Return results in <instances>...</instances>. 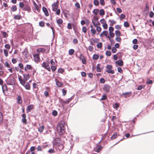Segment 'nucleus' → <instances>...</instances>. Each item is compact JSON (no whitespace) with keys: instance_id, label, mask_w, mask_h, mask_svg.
Wrapping results in <instances>:
<instances>
[{"instance_id":"1","label":"nucleus","mask_w":154,"mask_h":154,"mask_svg":"<svg viewBox=\"0 0 154 154\" xmlns=\"http://www.w3.org/2000/svg\"><path fill=\"white\" fill-rule=\"evenodd\" d=\"M65 124L63 121H61L58 124L57 129L60 135H62L65 133Z\"/></svg>"},{"instance_id":"2","label":"nucleus","mask_w":154,"mask_h":154,"mask_svg":"<svg viewBox=\"0 0 154 154\" xmlns=\"http://www.w3.org/2000/svg\"><path fill=\"white\" fill-rule=\"evenodd\" d=\"M112 68V66L111 65H108L106 66V68L107 69L106 70V72L108 73H111L112 74H113L114 73V71L111 69Z\"/></svg>"},{"instance_id":"3","label":"nucleus","mask_w":154,"mask_h":154,"mask_svg":"<svg viewBox=\"0 0 154 154\" xmlns=\"http://www.w3.org/2000/svg\"><path fill=\"white\" fill-rule=\"evenodd\" d=\"M49 63H46L45 62H43L42 64V66L43 67L47 69L49 71H51V69L49 65Z\"/></svg>"},{"instance_id":"4","label":"nucleus","mask_w":154,"mask_h":154,"mask_svg":"<svg viewBox=\"0 0 154 154\" xmlns=\"http://www.w3.org/2000/svg\"><path fill=\"white\" fill-rule=\"evenodd\" d=\"M103 90L106 93H108L110 89V86L108 84H105L103 88Z\"/></svg>"},{"instance_id":"5","label":"nucleus","mask_w":154,"mask_h":154,"mask_svg":"<svg viewBox=\"0 0 154 154\" xmlns=\"http://www.w3.org/2000/svg\"><path fill=\"white\" fill-rule=\"evenodd\" d=\"M98 42V39L95 38H92L90 40V44L91 45H94V44L97 43Z\"/></svg>"},{"instance_id":"6","label":"nucleus","mask_w":154,"mask_h":154,"mask_svg":"<svg viewBox=\"0 0 154 154\" xmlns=\"http://www.w3.org/2000/svg\"><path fill=\"white\" fill-rule=\"evenodd\" d=\"M63 148V146L61 144H57L56 149L59 151L61 150Z\"/></svg>"},{"instance_id":"7","label":"nucleus","mask_w":154,"mask_h":154,"mask_svg":"<svg viewBox=\"0 0 154 154\" xmlns=\"http://www.w3.org/2000/svg\"><path fill=\"white\" fill-rule=\"evenodd\" d=\"M52 9L53 11H56L57 9L58 5L56 3L54 2L52 5Z\"/></svg>"},{"instance_id":"8","label":"nucleus","mask_w":154,"mask_h":154,"mask_svg":"<svg viewBox=\"0 0 154 154\" xmlns=\"http://www.w3.org/2000/svg\"><path fill=\"white\" fill-rule=\"evenodd\" d=\"M55 81L56 85L59 87H61L63 85V84L61 82H59L57 79H55Z\"/></svg>"},{"instance_id":"9","label":"nucleus","mask_w":154,"mask_h":154,"mask_svg":"<svg viewBox=\"0 0 154 154\" xmlns=\"http://www.w3.org/2000/svg\"><path fill=\"white\" fill-rule=\"evenodd\" d=\"M34 57L35 62H38L40 58L38 54H36L34 55Z\"/></svg>"},{"instance_id":"10","label":"nucleus","mask_w":154,"mask_h":154,"mask_svg":"<svg viewBox=\"0 0 154 154\" xmlns=\"http://www.w3.org/2000/svg\"><path fill=\"white\" fill-rule=\"evenodd\" d=\"M122 95H125V98L131 96V92H126L122 94Z\"/></svg>"},{"instance_id":"11","label":"nucleus","mask_w":154,"mask_h":154,"mask_svg":"<svg viewBox=\"0 0 154 154\" xmlns=\"http://www.w3.org/2000/svg\"><path fill=\"white\" fill-rule=\"evenodd\" d=\"M102 148L103 147L102 146H100L99 147L97 146L94 149V150L95 152H99L102 150Z\"/></svg>"},{"instance_id":"12","label":"nucleus","mask_w":154,"mask_h":154,"mask_svg":"<svg viewBox=\"0 0 154 154\" xmlns=\"http://www.w3.org/2000/svg\"><path fill=\"white\" fill-rule=\"evenodd\" d=\"M42 10L45 13V15L46 16H48L49 15V13L47 8L45 7H43L42 8Z\"/></svg>"},{"instance_id":"13","label":"nucleus","mask_w":154,"mask_h":154,"mask_svg":"<svg viewBox=\"0 0 154 154\" xmlns=\"http://www.w3.org/2000/svg\"><path fill=\"white\" fill-rule=\"evenodd\" d=\"M108 35V32L107 31H104L103 32L100 34V36L101 37H103V35H105L106 37L107 36V35Z\"/></svg>"},{"instance_id":"14","label":"nucleus","mask_w":154,"mask_h":154,"mask_svg":"<svg viewBox=\"0 0 154 154\" xmlns=\"http://www.w3.org/2000/svg\"><path fill=\"white\" fill-rule=\"evenodd\" d=\"M92 22L94 25L95 27H96L97 26H98L100 25V23L98 21H94L93 20H92Z\"/></svg>"},{"instance_id":"15","label":"nucleus","mask_w":154,"mask_h":154,"mask_svg":"<svg viewBox=\"0 0 154 154\" xmlns=\"http://www.w3.org/2000/svg\"><path fill=\"white\" fill-rule=\"evenodd\" d=\"M115 63L120 66H122L123 65V62L122 60H119L116 61Z\"/></svg>"},{"instance_id":"16","label":"nucleus","mask_w":154,"mask_h":154,"mask_svg":"<svg viewBox=\"0 0 154 154\" xmlns=\"http://www.w3.org/2000/svg\"><path fill=\"white\" fill-rule=\"evenodd\" d=\"M33 106L31 105H29L27 108V112H29L31 111V110L33 108Z\"/></svg>"},{"instance_id":"17","label":"nucleus","mask_w":154,"mask_h":154,"mask_svg":"<svg viewBox=\"0 0 154 154\" xmlns=\"http://www.w3.org/2000/svg\"><path fill=\"white\" fill-rule=\"evenodd\" d=\"M14 83V81L12 79H8L7 81V84L8 85H12Z\"/></svg>"},{"instance_id":"18","label":"nucleus","mask_w":154,"mask_h":154,"mask_svg":"<svg viewBox=\"0 0 154 154\" xmlns=\"http://www.w3.org/2000/svg\"><path fill=\"white\" fill-rule=\"evenodd\" d=\"M23 76L24 79L25 81H27L29 79V74H24L23 75Z\"/></svg>"},{"instance_id":"19","label":"nucleus","mask_w":154,"mask_h":154,"mask_svg":"<svg viewBox=\"0 0 154 154\" xmlns=\"http://www.w3.org/2000/svg\"><path fill=\"white\" fill-rule=\"evenodd\" d=\"M17 103L20 104L22 103V98L20 95H19L17 97Z\"/></svg>"},{"instance_id":"20","label":"nucleus","mask_w":154,"mask_h":154,"mask_svg":"<svg viewBox=\"0 0 154 154\" xmlns=\"http://www.w3.org/2000/svg\"><path fill=\"white\" fill-rule=\"evenodd\" d=\"M33 3L35 7V10L38 11L39 7L38 5L35 2H33Z\"/></svg>"},{"instance_id":"21","label":"nucleus","mask_w":154,"mask_h":154,"mask_svg":"<svg viewBox=\"0 0 154 154\" xmlns=\"http://www.w3.org/2000/svg\"><path fill=\"white\" fill-rule=\"evenodd\" d=\"M25 88L27 90H29L30 89V85L27 82L24 86Z\"/></svg>"},{"instance_id":"22","label":"nucleus","mask_w":154,"mask_h":154,"mask_svg":"<svg viewBox=\"0 0 154 154\" xmlns=\"http://www.w3.org/2000/svg\"><path fill=\"white\" fill-rule=\"evenodd\" d=\"M44 128V127L43 125H42L40 127L38 128V131L40 133H42Z\"/></svg>"},{"instance_id":"23","label":"nucleus","mask_w":154,"mask_h":154,"mask_svg":"<svg viewBox=\"0 0 154 154\" xmlns=\"http://www.w3.org/2000/svg\"><path fill=\"white\" fill-rule=\"evenodd\" d=\"M2 88L3 92H5V91L7 90V86L5 84H4L2 85Z\"/></svg>"},{"instance_id":"24","label":"nucleus","mask_w":154,"mask_h":154,"mask_svg":"<svg viewBox=\"0 0 154 154\" xmlns=\"http://www.w3.org/2000/svg\"><path fill=\"white\" fill-rule=\"evenodd\" d=\"M99 57V56L96 54H94L92 57L93 59L94 60H97Z\"/></svg>"},{"instance_id":"25","label":"nucleus","mask_w":154,"mask_h":154,"mask_svg":"<svg viewBox=\"0 0 154 154\" xmlns=\"http://www.w3.org/2000/svg\"><path fill=\"white\" fill-rule=\"evenodd\" d=\"M100 64H98L97 66V71L98 72H101V69L100 68Z\"/></svg>"},{"instance_id":"26","label":"nucleus","mask_w":154,"mask_h":154,"mask_svg":"<svg viewBox=\"0 0 154 154\" xmlns=\"http://www.w3.org/2000/svg\"><path fill=\"white\" fill-rule=\"evenodd\" d=\"M105 12L104 10L103 9H100V10L99 14L100 15H103L104 14Z\"/></svg>"},{"instance_id":"27","label":"nucleus","mask_w":154,"mask_h":154,"mask_svg":"<svg viewBox=\"0 0 154 154\" xmlns=\"http://www.w3.org/2000/svg\"><path fill=\"white\" fill-rule=\"evenodd\" d=\"M109 21L111 25H113L116 23L115 21L113 20H109Z\"/></svg>"},{"instance_id":"28","label":"nucleus","mask_w":154,"mask_h":154,"mask_svg":"<svg viewBox=\"0 0 154 154\" xmlns=\"http://www.w3.org/2000/svg\"><path fill=\"white\" fill-rule=\"evenodd\" d=\"M37 51L38 52L43 53L45 52V49L44 48H39L37 49Z\"/></svg>"},{"instance_id":"29","label":"nucleus","mask_w":154,"mask_h":154,"mask_svg":"<svg viewBox=\"0 0 154 154\" xmlns=\"http://www.w3.org/2000/svg\"><path fill=\"white\" fill-rule=\"evenodd\" d=\"M74 50L73 49H70L69 51V54L70 55H72L74 54Z\"/></svg>"},{"instance_id":"30","label":"nucleus","mask_w":154,"mask_h":154,"mask_svg":"<svg viewBox=\"0 0 154 154\" xmlns=\"http://www.w3.org/2000/svg\"><path fill=\"white\" fill-rule=\"evenodd\" d=\"M115 34L116 36H119L121 34V32L119 30H116L115 31Z\"/></svg>"},{"instance_id":"31","label":"nucleus","mask_w":154,"mask_h":154,"mask_svg":"<svg viewBox=\"0 0 154 154\" xmlns=\"http://www.w3.org/2000/svg\"><path fill=\"white\" fill-rule=\"evenodd\" d=\"M107 98L105 94H103L102 96V97L100 99V100H105Z\"/></svg>"},{"instance_id":"32","label":"nucleus","mask_w":154,"mask_h":154,"mask_svg":"<svg viewBox=\"0 0 154 154\" xmlns=\"http://www.w3.org/2000/svg\"><path fill=\"white\" fill-rule=\"evenodd\" d=\"M11 10L13 11H16L17 10V7L16 5L13 6L11 8Z\"/></svg>"},{"instance_id":"33","label":"nucleus","mask_w":154,"mask_h":154,"mask_svg":"<svg viewBox=\"0 0 154 154\" xmlns=\"http://www.w3.org/2000/svg\"><path fill=\"white\" fill-rule=\"evenodd\" d=\"M63 20L61 19H59L57 20V22L58 24H60L62 23Z\"/></svg>"},{"instance_id":"34","label":"nucleus","mask_w":154,"mask_h":154,"mask_svg":"<svg viewBox=\"0 0 154 154\" xmlns=\"http://www.w3.org/2000/svg\"><path fill=\"white\" fill-rule=\"evenodd\" d=\"M72 97L68 99L67 100L65 101V103L66 104H68L70 102L72 99Z\"/></svg>"},{"instance_id":"35","label":"nucleus","mask_w":154,"mask_h":154,"mask_svg":"<svg viewBox=\"0 0 154 154\" xmlns=\"http://www.w3.org/2000/svg\"><path fill=\"white\" fill-rule=\"evenodd\" d=\"M102 43L100 42L97 44V46L98 48H101L102 47Z\"/></svg>"},{"instance_id":"36","label":"nucleus","mask_w":154,"mask_h":154,"mask_svg":"<svg viewBox=\"0 0 154 154\" xmlns=\"http://www.w3.org/2000/svg\"><path fill=\"white\" fill-rule=\"evenodd\" d=\"M146 83L147 84H151L152 83V81L149 79H148L146 82Z\"/></svg>"},{"instance_id":"37","label":"nucleus","mask_w":154,"mask_h":154,"mask_svg":"<svg viewBox=\"0 0 154 154\" xmlns=\"http://www.w3.org/2000/svg\"><path fill=\"white\" fill-rule=\"evenodd\" d=\"M25 80L24 81L23 79H20V83L23 86H24L26 84Z\"/></svg>"},{"instance_id":"38","label":"nucleus","mask_w":154,"mask_h":154,"mask_svg":"<svg viewBox=\"0 0 154 154\" xmlns=\"http://www.w3.org/2000/svg\"><path fill=\"white\" fill-rule=\"evenodd\" d=\"M99 10L97 9H94L93 11V12L96 15H97V13H98Z\"/></svg>"},{"instance_id":"39","label":"nucleus","mask_w":154,"mask_h":154,"mask_svg":"<svg viewBox=\"0 0 154 154\" xmlns=\"http://www.w3.org/2000/svg\"><path fill=\"white\" fill-rule=\"evenodd\" d=\"M115 40L116 41L118 42H120L121 41V39L119 36H116Z\"/></svg>"},{"instance_id":"40","label":"nucleus","mask_w":154,"mask_h":154,"mask_svg":"<svg viewBox=\"0 0 154 154\" xmlns=\"http://www.w3.org/2000/svg\"><path fill=\"white\" fill-rule=\"evenodd\" d=\"M39 25L41 27H43L44 26L45 23L43 21H41L39 22Z\"/></svg>"},{"instance_id":"41","label":"nucleus","mask_w":154,"mask_h":154,"mask_svg":"<svg viewBox=\"0 0 154 154\" xmlns=\"http://www.w3.org/2000/svg\"><path fill=\"white\" fill-rule=\"evenodd\" d=\"M124 26L125 27H128L129 26V24L128 22L125 21L124 23Z\"/></svg>"},{"instance_id":"42","label":"nucleus","mask_w":154,"mask_h":154,"mask_svg":"<svg viewBox=\"0 0 154 154\" xmlns=\"http://www.w3.org/2000/svg\"><path fill=\"white\" fill-rule=\"evenodd\" d=\"M38 151H41L42 150V147L40 145H38L36 148Z\"/></svg>"},{"instance_id":"43","label":"nucleus","mask_w":154,"mask_h":154,"mask_svg":"<svg viewBox=\"0 0 154 154\" xmlns=\"http://www.w3.org/2000/svg\"><path fill=\"white\" fill-rule=\"evenodd\" d=\"M75 6L76 7L77 9H79L80 8V5L79 3L78 2H76L75 4Z\"/></svg>"},{"instance_id":"44","label":"nucleus","mask_w":154,"mask_h":154,"mask_svg":"<svg viewBox=\"0 0 154 154\" xmlns=\"http://www.w3.org/2000/svg\"><path fill=\"white\" fill-rule=\"evenodd\" d=\"M51 67L53 72H54L56 70V67L54 66H51Z\"/></svg>"},{"instance_id":"45","label":"nucleus","mask_w":154,"mask_h":154,"mask_svg":"<svg viewBox=\"0 0 154 154\" xmlns=\"http://www.w3.org/2000/svg\"><path fill=\"white\" fill-rule=\"evenodd\" d=\"M94 4L95 5L97 6L99 4V1L97 0H94Z\"/></svg>"},{"instance_id":"46","label":"nucleus","mask_w":154,"mask_h":154,"mask_svg":"<svg viewBox=\"0 0 154 154\" xmlns=\"http://www.w3.org/2000/svg\"><path fill=\"white\" fill-rule=\"evenodd\" d=\"M111 54V52L109 51H107L106 52V54L108 56H110Z\"/></svg>"},{"instance_id":"47","label":"nucleus","mask_w":154,"mask_h":154,"mask_svg":"<svg viewBox=\"0 0 154 154\" xmlns=\"http://www.w3.org/2000/svg\"><path fill=\"white\" fill-rule=\"evenodd\" d=\"M21 17L19 15H15L14 17V18L15 19H17V20H19L20 19V18Z\"/></svg>"},{"instance_id":"48","label":"nucleus","mask_w":154,"mask_h":154,"mask_svg":"<svg viewBox=\"0 0 154 154\" xmlns=\"http://www.w3.org/2000/svg\"><path fill=\"white\" fill-rule=\"evenodd\" d=\"M48 152L50 153H54L55 152V151L54 149H50L48 150Z\"/></svg>"},{"instance_id":"49","label":"nucleus","mask_w":154,"mask_h":154,"mask_svg":"<svg viewBox=\"0 0 154 154\" xmlns=\"http://www.w3.org/2000/svg\"><path fill=\"white\" fill-rule=\"evenodd\" d=\"M4 52L5 56L7 57L8 55V51L6 49H4Z\"/></svg>"},{"instance_id":"50","label":"nucleus","mask_w":154,"mask_h":154,"mask_svg":"<svg viewBox=\"0 0 154 154\" xmlns=\"http://www.w3.org/2000/svg\"><path fill=\"white\" fill-rule=\"evenodd\" d=\"M96 27V30L97 32H99L101 30V28L99 26H97Z\"/></svg>"},{"instance_id":"51","label":"nucleus","mask_w":154,"mask_h":154,"mask_svg":"<svg viewBox=\"0 0 154 154\" xmlns=\"http://www.w3.org/2000/svg\"><path fill=\"white\" fill-rule=\"evenodd\" d=\"M117 136V134L116 133H114L112 135V136L111 137V138L112 139H113L115 138H116Z\"/></svg>"},{"instance_id":"52","label":"nucleus","mask_w":154,"mask_h":154,"mask_svg":"<svg viewBox=\"0 0 154 154\" xmlns=\"http://www.w3.org/2000/svg\"><path fill=\"white\" fill-rule=\"evenodd\" d=\"M64 71L63 69L60 68L58 69V72L59 73H63Z\"/></svg>"},{"instance_id":"53","label":"nucleus","mask_w":154,"mask_h":154,"mask_svg":"<svg viewBox=\"0 0 154 154\" xmlns=\"http://www.w3.org/2000/svg\"><path fill=\"white\" fill-rule=\"evenodd\" d=\"M51 66H54L55 65V63L54 61L52 59L50 61Z\"/></svg>"},{"instance_id":"54","label":"nucleus","mask_w":154,"mask_h":154,"mask_svg":"<svg viewBox=\"0 0 154 154\" xmlns=\"http://www.w3.org/2000/svg\"><path fill=\"white\" fill-rule=\"evenodd\" d=\"M19 5L20 8H22L24 6V4L23 2H20L19 4Z\"/></svg>"},{"instance_id":"55","label":"nucleus","mask_w":154,"mask_h":154,"mask_svg":"<svg viewBox=\"0 0 154 154\" xmlns=\"http://www.w3.org/2000/svg\"><path fill=\"white\" fill-rule=\"evenodd\" d=\"M62 92L63 96H65L66 93V91L64 89H63L62 90Z\"/></svg>"},{"instance_id":"56","label":"nucleus","mask_w":154,"mask_h":154,"mask_svg":"<svg viewBox=\"0 0 154 154\" xmlns=\"http://www.w3.org/2000/svg\"><path fill=\"white\" fill-rule=\"evenodd\" d=\"M82 31L85 33L87 32V29L85 27H83L82 28Z\"/></svg>"},{"instance_id":"57","label":"nucleus","mask_w":154,"mask_h":154,"mask_svg":"<svg viewBox=\"0 0 154 154\" xmlns=\"http://www.w3.org/2000/svg\"><path fill=\"white\" fill-rule=\"evenodd\" d=\"M125 15H124V14H121L120 15V19L121 20V19H124L125 18Z\"/></svg>"},{"instance_id":"58","label":"nucleus","mask_w":154,"mask_h":154,"mask_svg":"<svg viewBox=\"0 0 154 154\" xmlns=\"http://www.w3.org/2000/svg\"><path fill=\"white\" fill-rule=\"evenodd\" d=\"M52 114L54 116H56L57 114V112L56 111H53L52 112Z\"/></svg>"},{"instance_id":"59","label":"nucleus","mask_w":154,"mask_h":154,"mask_svg":"<svg viewBox=\"0 0 154 154\" xmlns=\"http://www.w3.org/2000/svg\"><path fill=\"white\" fill-rule=\"evenodd\" d=\"M59 102L62 104H66L65 101L63 100L62 99H60Z\"/></svg>"},{"instance_id":"60","label":"nucleus","mask_w":154,"mask_h":154,"mask_svg":"<svg viewBox=\"0 0 154 154\" xmlns=\"http://www.w3.org/2000/svg\"><path fill=\"white\" fill-rule=\"evenodd\" d=\"M91 31L92 33L94 34H95L96 32V30L95 29H93V28L91 29Z\"/></svg>"},{"instance_id":"61","label":"nucleus","mask_w":154,"mask_h":154,"mask_svg":"<svg viewBox=\"0 0 154 154\" xmlns=\"http://www.w3.org/2000/svg\"><path fill=\"white\" fill-rule=\"evenodd\" d=\"M109 32H112L114 31V28L113 27L110 26L109 28Z\"/></svg>"},{"instance_id":"62","label":"nucleus","mask_w":154,"mask_h":154,"mask_svg":"<svg viewBox=\"0 0 154 154\" xmlns=\"http://www.w3.org/2000/svg\"><path fill=\"white\" fill-rule=\"evenodd\" d=\"M5 66H6L7 67H8V68L10 67V65L8 62H7V61L5 62Z\"/></svg>"},{"instance_id":"63","label":"nucleus","mask_w":154,"mask_h":154,"mask_svg":"<svg viewBox=\"0 0 154 154\" xmlns=\"http://www.w3.org/2000/svg\"><path fill=\"white\" fill-rule=\"evenodd\" d=\"M22 121L25 124H26V118H23L22 119Z\"/></svg>"},{"instance_id":"64","label":"nucleus","mask_w":154,"mask_h":154,"mask_svg":"<svg viewBox=\"0 0 154 154\" xmlns=\"http://www.w3.org/2000/svg\"><path fill=\"white\" fill-rule=\"evenodd\" d=\"M100 82L102 83H104L105 82V80L103 78H101L100 79Z\"/></svg>"}]
</instances>
